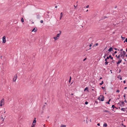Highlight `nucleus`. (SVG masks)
<instances>
[{"label":"nucleus","instance_id":"f3484780","mask_svg":"<svg viewBox=\"0 0 127 127\" xmlns=\"http://www.w3.org/2000/svg\"><path fill=\"white\" fill-rule=\"evenodd\" d=\"M103 83H104L103 81H102L101 82V83H100L99 84L100 85H102V84H103Z\"/></svg>","mask_w":127,"mask_h":127},{"label":"nucleus","instance_id":"c756f323","mask_svg":"<svg viewBox=\"0 0 127 127\" xmlns=\"http://www.w3.org/2000/svg\"><path fill=\"white\" fill-rule=\"evenodd\" d=\"M121 77V76L120 75H118L117 76V77L118 78H119L120 77Z\"/></svg>","mask_w":127,"mask_h":127},{"label":"nucleus","instance_id":"20e7f679","mask_svg":"<svg viewBox=\"0 0 127 127\" xmlns=\"http://www.w3.org/2000/svg\"><path fill=\"white\" fill-rule=\"evenodd\" d=\"M122 61V60L121 59H119V61H118L116 63L117 64H120V63Z\"/></svg>","mask_w":127,"mask_h":127},{"label":"nucleus","instance_id":"de8ad7c7","mask_svg":"<svg viewBox=\"0 0 127 127\" xmlns=\"http://www.w3.org/2000/svg\"><path fill=\"white\" fill-rule=\"evenodd\" d=\"M4 119H5V118H4L2 120V122H4Z\"/></svg>","mask_w":127,"mask_h":127},{"label":"nucleus","instance_id":"412c9836","mask_svg":"<svg viewBox=\"0 0 127 127\" xmlns=\"http://www.w3.org/2000/svg\"><path fill=\"white\" fill-rule=\"evenodd\" d=\"M108 63V62L107 61L105 62V65H107Z\"/></svg>","mask_w":127,"mask_h":127},{"label":"nucleus","instance_id":"a878e982","mask_svg":"<svg viewBox=\"0 0 127 127\" xmlns=\"http://www.w3.org/2000/svg\"><path fill=\"white\" fill-rule=\"evenodd\" d=\"M124 56H124V55H121V57H122V59H124Z\"/></svg>","mask_w":127,"mask_h":127},{"label":"nucleus","instance_id":"dca6fc26","mask_svg":"<svg viewBox=\"0 0 127 127\" xmlns=\"http://www.w3.org/2000/svg\"><path fill=\"white\" fill-rule=\"evenodd\" d=\"M66 126L65 125H62L60 127H66Z\"/></svg>","mask_w":127,"mask_h":127},{"label":"nucleus","instance_id":"9d476101","mask_svg":"<svg viewBox=\"0 0 127 127\" xmlns=\"http://www.w3.org/2000/svg\"><path fill=\"white\" fill-rule=\"evenodd\" d=\"M63 15V13L62 12L61 13L60 16V20H61V18H62V17Z\"/></svg>","mask_w":127,"mask_h":127},{"label":"nucleus","instance_id":"0eeeda50","mask_svg":"<svg viewBox=\"0 0 127 127\" xmlns=\"http://www.w3.org/2000/svg\"><path fill=\"white\" fill-rule=\"evenodd\" d=\"M112 50L113 48L112 47H110L109 48V49L108 50V51H109V52H111L112 51H113Z\"/></svg>","mask_w":127,"mask_h":127},{"label":"nucleus","instance_id":"338daca9","mask_svg":"<svg viewBox=\"0 0 127 127\" xmlns=\"http://www.w3.org/2000/svg\"><path fill=\"white\" fill-rule=\"evenodd\" d=\"M0 58L2 59V56H1L0 57Z\"/></svg>","mask_w":127,"mask_h":127},{"label":"nucleus","instance_id":"393cba45","mask_svg":"<svg viewBox=\"0 0 127 127\" xmlns=\"http://www.w3.org/2000/svg\"><path fill=\"white\" fill-rule=\"evenodd\" d=\"M36 122V120H34L33 121V124H34V123H35Z\"/></svg>","mask_w":127,"mask_h":127},{"label":"nucleus","instance_id":"58836bf2","mask_svg":"<svg viewBox=\"0 0 127 127\" xmlns=\"http://www.w3.org/2000/svg\"><path fill=\"white\" fill-rule=\"evenodd\" d=\"M120 56L121 55H123V54H122V52H121L120 53Z\"/></svg>","mask_w":127,"mask_h":127},{"label":"nucleus","instance_id":"bb28decb","mask_svg":"<svg viewBox=\"0 0 127 127\" xmlns=\"http://www.w3.org/2000/svg\"><path fill=\"white\" fill-rule=\"evenodd\" d=\"M112 107L113 109H114V108L115 107V106L114 105H112Z\"/></svg>","mask_w":127,"mask_h":127},{"label":"nucleus","instance_id":"b1692460","mask_svg":"<svg viewBox=\"0 0 127 127\" xmlns=\"http://www.w3.org/2000/svg\"><path fill=\"white\" fill-rule=\"evenodd\" d=\"M71 79V76H70V79H69V83H70V82Z\"/></svg>","mask_w":127,"mask_h":127},{"label":"nucleus","instance_id":"2eb2a0df","mask_svg":"<svg viewBox=\"0 0 127 127\" xmlns=\"http://www.w3.org/2000/svg\"><path fill=\"white\" fill-rule=\"evenodd\" d=\"M60 34H59H59H58L57 35V37L58 38H59V36H60Z\"/></svg>","mask_w":127,"mask_h":127},{"label":"nucleus","instance_id":"6e6552de","mask_svg":"<svg viewBox=\"0 0 127 127\" xmlns=\"http://www.w3.org/2000/svg\"><path fill=\"white\" fill-rule=\"evenodd\" d=\"M88 87H86L85 89L84 90V91H86V90H87V91L88 92L89 91V90H88Z\"/></svg>","mask_w":127,"mask_h":127},{"label":"nucleus","instance_id":"5fc2aeb1","mask_svg":"<svg viewBox=\"0 0 127 127\" xmlns=\"http://www.w3.org/2000/svg\"><path fill=\"white\" fill-rule=\"evenodd\" d=\"M114 49L115 50H117V48H114Z\"/></svg>","mask_w":127,"mask_h":127},{"label":"nucleus","instance_id":"4468645a","mask_svg":"<svg viewBox=\"0 0 127 127\" xmlns=\"http://www.w3.org/2000/svg\"><path fill=\"white\" fill-rule=\"evenodd\" d=\"M125 108H122L121 109V110L123 111H125L126 110Z\"/></svg>","mask_w":127,"mask_h":127},{"label":"nucleus","instance_id":"2f4dec72","mask_svg":"<svg viewBox=\"0 0 127 127\" xmlns=\"http://www.w3.org/2000/svg\"><path fill=\"white\" fill-rule=\"evenodd\" d=\"M109 54H105V56H107Z\"/></svg>","mask_w":127,"mask_h":127},{"label":"nucleus","instance_id":"ea45409f","mask_svg":"<svg viewBox=\"0 0 127 127\" xmlns=\"http://www.w3.org/2000/svg\"><path fill=\"white\" fill-rule=\"evenodd\" d=\"M125 41H126V42H127V38L125 40Z\"/></svg>","mask_w":127,"mask_h":127},{"label":"nucleus","instance_id":"e2e57ef3","mask_svg":"<svg viewBox=\"0 0 127 127\" xmlns=\"http://www.w3.org/2000/svg\"><path fill=\"white\" fill-rule=\"evenodd\" d=\"M127 87H125L124 88V89H126L127 88Z\"/></svg>","mask_w":127,"mask_h":127},{"label":"nucleus","instance_id":"864d4df0","mask_svg":"<svg viewBox=\"0 0 127 127\" xmlns=\"http://www.w3.org/2000/svg\"><path fill=\"white\" fill-rule=\"evenodd\" d=\"M89 6V5H87V6L86 7V8H88Z\"/></svg>","mask_w":127,"mask_h":127},{"label":"nucleus","instance_id":"7c9ffc66","mask_svg":"<svg viewBox=\"0 0 127 127\" xmlns=\"http://www.w3.org/2000/svg\"><path fill=\"white\" fill-rule=\"evenodd\" d=\"M88 103V102L87 101H86L85 103V104L87 105V104Z\"/></svg>","mask_w":127,"mask_h":127},{"label":"nucleus","instance_id":"423d86ee","mask_svg":"<svg viewBox=\"0 0 127 127\" xmlns=\"http://www.w3.org/2000/svg\"><path fill=\"white\" fill-rule=\"evenodd\" d=\"M37 18L38 19H39L41 17L40 16L39 14H37Z\"/></svg>","mask_w":127,"mask_h":127},{"label":"nucleus","instance_id":"a18cd8bd","mask_svg":"<svg viewBox=\"0 0 127 127\" xmlns=\"http://www.w3.org/2000/svg\"><path fill=\"white\" fill-rule=\"evenodd\" d=\"M86 58H85L83 60V61H85L86 60Z\"/></svg>","mask_w":127,"mask_h":127},{"label":"nucleus","instance_id":"774afa93","mask_svg":"<svg viewBox=\"0 0 127 127\" xmlns=\"http://www.w3.org/2000/svg\"><path fill=\"white\" fill-rule=\"evenodd\" d=\"M111 100V99H109V100H108V101H109V102H110V101Z\"/></svg>","mask_w":127,"mask_h":127},{"label":"nucleus","instance_id":"4d7b16f0","mask_svg":"<svg viewBox=\"0 0 127 127\" xmlns=\"http://www.w3.org/2000/svg\"><path fill=\"white\" fill-rule=\"evenodd\" d=\"M124 102H125L126 103L127 102V101L126 100H125Z\"/></svg>","mask_w":127,"mask_h":127},{"label":"nucleus","instance_id":"4be33fe9","mask_svg":"<svg viewBox=\"0 0 127 127\" xmlns=\"http://www.w3.org/2000/svg\"><path fill=\"white\" fill-rule=\"evenodd\" d=\"M120 55H119L117 57V58L118 59H121L120 58Z\"/></svg>","mask_w":127,"mask_h":127},{"label":"nucleus","instance_id":"e433bc0d","mask_svg":"<svg viewBox=\"0 0 127 127\" xmlns=\"http://www.w3.org/2000/svg\"><path fill=\"white\" fill-rule=\"evenodd\" d=\"M106 103L107 104H110V103H109V101H108V102H106Z\"/></svg>","mask_w":127,"mask_h":127},{"label":"nucleus","instance_id":"ddd939ff","mask_svg":"<svg viewBox=\"0 0 127 127\" xmlns=\"http://www.w3.org/2000/svg\"><path fill=\"white\" fill-rule=\"evenodd\" d=\"M103 126L104 127H106L107 126V124L106 123H105L103 124Z\"/></svg>","mask_w":127,"mask_h":127},{"label":"nucleus","instance_id":"c9c22d12","mask_svg":"<svg viewBox=\"0 0 127 127\" xmlns=\"http://www.w3.org/2000/svg\"><path fill=\"white\" fill-rule=\"evenodd\" d=\"M116 92L117 93H119L120 92V91L119 90H118L116 91Z\"/></svg>","mask_w":127,"mask_h":127},{"label":"nucleus","instance_id":"7ed1b4c3","mask_svg":"<svg viewBox=\"0 0 127 127\" xmlns=\"http://www.w3.org/2000/svg\"><path fill=\"white\" fill-rule=\"evenodd\" d=\"M102 97L100 99H99L100 100V101H103L104 100V96L103 95H100Z\"/></svg>","mask_w":127,"mask_h":127},{"label":"nucleus","instance_id":"052dcab7","mask_svg":"<svg viewBox=\"0 0 127 127\" xmlns=\"http://www.w3.org/2000/svg\"><path fill=\"white\" fill-rule=\"evenodd\" d=\"M107 59L106 58L105 59V62H106L107 61Z\"/></svg>","mask_w":127,"mask_h":127},{"label":"nucleus","instance_id":"f257e3e1","mask_svg":"<svg viewBox=\"0 0 127 127\" xmlns=\"http://www.w3.org/2000/svg\"><path fill=\"white\" fill-rule=\"evenodd\" d=\"M4 99L3 98L1 100V101H0V106H2V105H4Z\"/></svg>","mask_w":127,"mask_h":127},{"label":"nucleus","instance_id":"1a4fd4ad","mask_svg":"<svg viewBox=\"0 0 127 127\" xmlns=\"http://www.w3.org/2000/svg\"><path fill=\"white\" fill-rule=\"evenodd\" d=\"M103 112H107L108 113H109V114H110V111H108L107 110H104L103 111Z\"/></svg>","mask_w":127,"mask_h":127},{"label":"nucleus","instance_id":"c85d7f7f","mask_svg":"<svg viewBox=\"0 0 127 127\" xmlns=\"http://www.w3.org/2000/svg\"><path fill=\"white\" fill-rule=\"evenodd\" d=\"M112 62L113 63H114L115 62V61L114 60H112Z\"/></svg>","mask_w":127,"mask_h":127},{"label":"nucleus","instance_id":"72a5a7b5","mask_svg":"<svg viewBox=\"0 0 127 127\" xmlns=\"http://www.w3.org/2000/svg\"><path fill=\"white\" fill-rule=\"evenodd\" d=\"M121 125H122V126H124V127H126V126H125V125H124V124H123V123L121 124Z\"/></svg>","mask_w":127,"mask_h":127},{"label":"nucleus","instance_id":"3c124183","mask_svg":"<svg viewBox=\"0 0 127 127\" xmlns=\"http://www.w3.org/2000/svg\"><path fill=\"white\" fill-rule=\"evenodd\" d=\"M107 18V17L106 16H105L104 17V18L103 19H104L106 18Z\"/></svg>","mask_w":127,"mask_h":127},{"label":"nucleus","instance_id":"f704fd0d","mask_svg":"<svg viewBox=\"0 0 127 127\" xmlns=\"http://www.w3.org/2000/svg\"><path fill=\"white\" fill-rule=\"evenodd\" d=\"M123 96L124 97V99H125V97H126V94H125Z\"/></svg>","mask_w":127,"mask_h":127},{"label":"nucleus","instance_id":"f8f14e48","mask_svg":"<svg viewBox=\"0 0 127 127\" xmlns=\"http://www.w3.org/2000/svg\"><path fill=\"white\" fill-rule=\"evenodd\" d=\"M121 104L122 106H124L125 104L124 103V102H123V101L121 102Z\"/></svg>","mask_w":127,"mask_h":127},{"label":"nucleus","instance_id":"aec40b11","mask_svg":"<svg viewBox=\"0 0 127 127\" xmlns=\"http://www.w3.org/2000/svg\"><path fill=\"white\" fill-rule=\"evenodd\" d=\"M121 38L122 40H125L126 38L125 37H123L122 36H121Z\"/></svg>","mask_w":127,"mask_h":127},{"label":"nucleus","instance_id":"6e6d98bb","mask_svg":"<svg viewBox=\"0 0 127 127\" xmlns=\"http://www.w3.org/2000/svg\"><path fill=\"white\" fill-rule=\"evenodd\" d=\"M101 88L102 89H105V88L104 87H101Z\"/></svg>","mask_w":127,"mask_h":127},{"label":"nucleus","instance_id":"39448f33","mask_svg":"<svg viewBox=\"0 0 127 127\" xmlns=\"http://www.w3.org/2000/svg\"><path fill=\"white\" fill-rule=\"evenodd\" d=\"M17 78V75H15L14 76V78H13V81L14 82H15L16 81Z\"/></svg>","mask_w":127,"mask_h":127},{"label":"nucleus","instance_id":"79ce46f5","mask_svg":"<svg viewBox=\"0 0 127 127\" xmlns=\"http://www.w3.org/2000/svg\"><path fill=\"white\" fill-rule=\"evenodd\" d=\"M95 45L96 46H97L98 45V43H96V44H95Z\"/></svg>","mask_w":127,"mask_h":127},{"label":"nucleus","instance_id":"680f3d73","mask_svg":"<svg viewBox=\"0 0 127 127\" xmlns=\"http://www.w3.org/2000/svg\"><path fill=\"white\" fill-rule=\"evenodd\" d=\"M59 32H60V33H59V34H61V31H59Z\"/></svg>","mask_w":127,"mask_h":127},{"label":"nucleus","instance_id":"8fccbe9b","mask_svg":"<svg viewBox=\"0 0 127 127\" xmlns=\"http://www.w3.org/2000/svg\"><path fill=\"white\" fill-rule=\"evenodd\" d=\"M117 53V51H115L114 53V54H116V53Z\"/></svg>","mask_w":127,"mask_h":127},{"label":"nucleus","instance_id":"a19ab883","mask_svg":"<svg viewBox=\"0 0 127 127\" xmlns=\"http://www.w3.org/2000/svg\"><path fill=\"white\" fill-rule=\"evenodd\" d=\"M109 57H107L106 58V59H107V60H108V59H109Z\"/></svg>","mask_w":127,"mask_h":127},{"label":"nucleus","instance_id":"bf43d9fd","mask_svg":"<svg viewBox=\"0 0 127 127\" xmlns=\"http://www.w3.org/2000/svg\"><path fill=\"white\" fill-rule=\"evenodd\" d=\"M92 44H90V45H89V46L90 47H91V46H92Z\"/></svg>","mask_w":127,"mask_h":127},{"label":"nucleus","instance_id":"a211bd4d","mask_svg":"<svg viewBox=\"0 0 127 127\" xmlns=\"http://www.w3.org/2000/svg\"><path fill=\"white\" fill-rule=\"evenodd\" d=\"M54 38L55 39V40H57V39H58L59 38L57 37H54Z\"/></svg>","mask_w":127,"mask_h":127},{"label":"nucleus","instance_id":"5701e85b","mask_svg":"<svg viewBox=\"0 0 127 127\" xmlns=\"http://www.w3.org/2000/svg\"><path fill=\"white\" fill-rule=\"evenodd\" d=\"M21 21L22 22H24V20L23 18H21Z\"/></svg>","mask_w":127,"mask_h":127},{"label":"nucleus","instance_id":"0e129e2a","mask_svg":"<svg viewBox=\"0 0 127 127\" xmlns=\"http://www.w3.org/2000/svg\"><path fill=\"white\" fill-rule=\"evenodd\" d=\"M120 51H123V49H121L120 50Z\"/></svg>","mask_w":127,"mask_h":127},{"label":"nucleus","instance_id":"f03ea898","mask_svg":"<svg viewBox=\"0 0 127 127\" xmlns=\"http://www.w3.org/2000/svg\"><path fill=\"white\" fill-rule=\"evenodd\" d=\"M6 37L5 36H4L2 38V43H4L6 42L5 40Z\"/></svg>","mask_w":127,"mask_h":127},{"label":"nucleus","instance_id":"4c0bfd02","mask_svg":"<svg viewBox=\"0 0 127 127\" xmlns=\"http://www.w3.org/2000/svg\"><path fill=\"white\" fill-rule=\"evenodd\" d=\"M40 22L41 23H43V21L42 20H41L40 21Z\"/></svg>","mask_w":127,"mask_h":127},{"label":"nucleus","instance_id":"13d9d810","mask_svg":"<svg viewBox=\"0 0 127 127\" xmlns=\"http://www.w3.org/2000/svg\"><path fill=\"white\" fill-rule=\"evenodd\" d=\"M107 46L106 47L104 48V50H105V49L107 48Z\"/></svg>","mask_w":127,"mask_h":127},{"label":"nucleus","instance_id":"c03bdc74","mask_svg":"<svg viewBox=\"0 0 127 127\" xmlns=\"http://www.w3.org/2000/svg\"><path fill=\"white\" fill-rule=\"evenodd\" d=\"M110 58L111 59V60H113V57H110Z\"/></svg>","mask_w":127,"mask_h":127},{"label":"nucleus","instance_id":"49530a36","mask_svg":"<svg viewBox=\"0 0 127 127\" xmlns=\"http://www.w3.org/2000/svg\"><path fill=\"white\" fill-rule=\"evenodd\" d=\"M108 57L109 58H110V57H112V56L111 55H109Z\"/></svg>","mask_w":127,"mask_h":127},{"label":"nucleus","instance_id":"69168bd1","mask_svg":"<svg viewBox=\"0 0 127 127\" xmlns=\"http://www.w3.org/2000/svg\"><path fill=\"white\" fill-rule=\"evenodd\" d=\"M57 6H56L55 7V8H57Z\"/></svg>","mask_w":127,"mask_h":127},{"label":"nucleus","instance_id":"6ab92c4d","mask_svg":"<svg viewBox=\"0 0 127 127\" xmlns=\"http://www.w3.org/2000/svg\"><path fill=\"white\" fill-rule=\"evenodd\" d=\"M123 54L124 56H125V54H126V52L124 51H123Z\"/></svg>","mask_w":127,"mask_h":127},{"label":"nucleus","instance_id":"cd10ccee","mask_svg":"<svg viewBox=\"0 0 127 127\" xmlns=\"http://www.w3.org/2000/svg\"><path fill=\"white\" fill-rule=\"evenodd\" d=\"M118 104H119L121 107L122 106V104H120V102H119L118 103Z\"/></svg>","mask_w":127,"mask_h":127},{"label":"nucleus","instance_id":"603ef678","mask_svg":"<svg viewBox=\"0 0 127 127\" xmlns=\"http://www.w3.org/2000/svg\"><path fill=\"white\" fill-rule=\"evenodd\" d=\"M97 125L98 126H100V124L99 123H98L97 124Z\"/></svg>","mask_w":127,"mask_h":127},{"label":"nucleus","instance_id":"09e8293b","mask_svg":"<svg viewBox=\"0 0 127 127\" xmlns=\"http://www.w3.org/2000/svg\"><path fill=\"white\" fill-rule=\"evenodd\" d=\"M126 82V81L125 80H124V81H123V83L124 84Z\"/></svg>","mask_w":127,"mask_h":127},{"label":"nucleus","instance_id":"473e14b6","mask_svg":"<svg viewBox=\"0 0 127 127\" xmlns=\"http://www.w3.org/2000/svg\"><path fill=\"white\" fill-rule=\"evenodd\" d=\"M35 123L33 124V123L32 124V126H33L34 127V126H35Z\"/></svg>","mask_w":127,"mask_h":127},{"label":"nucleus","instance_id":"9b49d317","mask_svg":"<svg viewBox=\"0 0 127 127\" xmlns=\"http://www.w3.org/2000/svg\"><path fill=\"white\" fill-rule=\"evenodd\" d=\"M37 30V29L36 28V29L35 28H34L32 30V32H35Z\"/></svg>","mask_w":127,"mask_h":127},{"label":"nucleus","instance_id":"37998d69","mask_svg":"<svg viewBox=\"0 0 127 127\" xmlns=\"http://www.w3.org/2000/svg\"><path fill=\"white\" fill-rule=\"evenodd\" d=\"M77 6V5H76V6L75 5H74V7H75V8H76V7Z\"/></svg>","mask_w":127,"mask_h":127}]
</instances>
